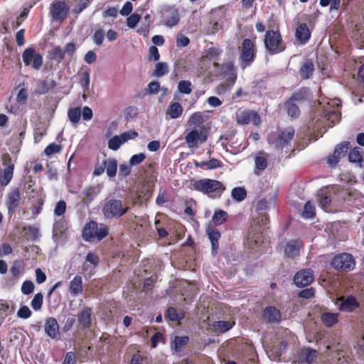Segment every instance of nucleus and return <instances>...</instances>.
I'll return each instance as SVG.
<instances>
[{
    "label": "nucleus",
    "instance_id": "aec40b11",
    "mask_svg": "<svg viewBox=\"0 0 364 364\" xmlns=\"http://www.w3.org/2000/svg\"><path fill=\"white\" fill-rule=\"evenodd\" d=\"M21 199L20 191L18 188L13 189L8 195L7 208L9 214H13L18 206Z\"/></svg>",
    "mask_w": 364,
    "mask_h": 364
},
{
    "label": "nucleus",
    "instance_id": "a878e982",
    "mask_svg": "<svg viewBox=\"0 0 364 364\" xmlns=\"http://www.w3.org/2000/svg\"><path fill=\"white\" fill-rule=\"evenodd\" d=\"M341 101L339 99L331 100L326 103V106H323L322 114H341Z\"/></svg>",
    "mask_w": 364,
    "mask_h": 364
},
{
    "label": "nucleus",
    "instance_id": "de8ad7c7",
    "mask_svg": "<svg viewBox=\"0 0 364 364\" xmlns=\"http://www.w3.org/2000/svg\"><path fill=\"white\" fill-rule=\"evenodd\" d=\"M168 65L166 63L159 62L156 64L154 75L159 77L168 73Z\"/></svg>",
    "mask_w": 364,
    "mask_h": 364
},
{
    "label": "nucleus",
    "instance_id": "864d4df0",
    "mask_svg": "<svg viewBox=\"0 0 364 364\" xmlns=\"http://www.w3.org/2000/svg\"><path fill=\"white\" fill-rule=\"evenodd\" d=\"M92 1V0H80V2L75 6L73 13L75 14H80L85 9Z\"/></svg>",
    "mask_w": 364,
    "mask_h": 364
},
{
    "label": "nucleus",
    "instance_id": "39448f33",
    "mask_svg": "<svg viewBox=\"0 0 364 364\" xmlns=\"http://www.w3.org/2000/svg\"><path fill=\"white\" fill-rule=\"evenodd\" d=\"M238 50L241 67L244 69L250 66L255 60L257 55V46L255 40L250 38L243 39Z\"/></svg>",
    "mask_w": 364,
    "mask_h": 364
},
{
    "label": "nucleus",
    "instance_id": "49530a36",
    "mask_svg": "<svg viewBox=\"0 0 364 364\" xmlns=\"http://www.w3.org/2000/svg\"><path fill=\"white\" fill-rule=\"evenodd\" d=\"M189 341L188 336H176L173 341V348L176 351H180L183 346H185Z\"/></svg>",
    "mask_w": 364,
    "mask_h": 364
},
{
    "label": "nucleus",
    "instance_id": "2eb2a0df",
    "mask_svg": "<svg viewBox=\"0 0 364 364\" xmlns=\"http://www.w3.org/2000/svg\"><path fill=\"white\" fill-rule=\"evenodd\" d=\"M101 187L100 185L86 187L80 193L81 200L83 204L89 205L100 193Z\"/></svg>",
    "mask_w": 364,
    "mask_h": 364
},
{
    "label": "nucleus",
    "instance_id": "9b49d317",
    "mask_svg": "<svg viewBox=\"0 0 364 364\" xmlns=\"http://www.w3.org/2000/svg\"><path fill=\"white\" fill-rule=\"evenodd\" d=\"M1 162L6 167L0 171V185L6 186L13 178L14 164L12 163L11 158L8 153L2 154Z\"/></svg>",
    "mask_w": 364,
    "mask_h": 364
},
{
    "label": "nucleus",
    "instance_id": "f704fd0d",
    "mask_svg": "<svg viewBox=\"0 0 364 364\" xmlns=\"http://www.w3.org/2000/svg\"><path fill=\"white\" fill-rule=\"evenodd\" d=\"M321 321L326 326L331 327L338 322V314L325 312L321 315Z\"/></svg>",
    "mask_w": 364,
    "mask_h": 364
},
{
    "label": "nucleus",
    "instance_id": "f8f14e48",
    "mask_svg": "<svg viewBox=\"0 0 364 364\" xmlns=\"http://www.w3.org/2000/svg\"><path fill=\"white\" fill-rule=\"evenodd\" d=\"M22 59L26 66L31 65L35 70H39L43 65V56L33 48L29 47L22 53Z\"/></svg>",
    "mask_w": 364,
    "mask_h": 364
},
{
    "label": "nucleus",
    "instance_id": "7ed1b4c3",
    "mask_svg": "<svg viewBox=\"0 0 364 364\" xmlns=\"http://www.w3.org/2000/svg\"><path fill=\"white\" fill-rule=\"evenodd\" d=\"M195 191L207 194L212 198H220L225 190L221 182L217 180L203 178L196 181L192 184Z\"/></svg>",
    "mask_w": 364,
    "mask_h": 364
},
{
    "label": "nucleus",
    "instance_id": "8fccbe9b",
    "mask_svg": "<svg viewBox=\"0 0 364 364\" xmlns=\"http://www.w3.org/2000/svg\"><path fill=\"white\" fill-rule=\"evenodd\" d=\"M123 144L124 143L122 142L120 135L119 136L116 135V136H114L113 137H112L109 140L108 147L113 151H117L119 149L121 145Z\"/></svg>",
    "mask_w": 364,
    "mask_h": 364
},
{
    "label": "nucleus",
    "instance_id": "338daca9",
    "mask_svg": "<svg viewBox=\"0 0 364 364\" xmlns=\"http://www.w3.org/2000/svg\"><path fill=\"white\" fill-rule=\"evenodd\" d=\"M22 262L19 261H16L14 262L12 267L10 269L11 273L14 277H18L20 274V272L22 269Z\"/></svg>",
    "mask_w": 364,
    "mask_h": 364
},
{
    "label": "nucleus",
    "instance_id": "c9c22d12",
    "mask_svg": "<svg viewBox=\"0 0 364 364\" xmlns=\"http://www.w3.org/2000/svg\"><path fill=\"white\" fill-rule=\"evenodd\" d=\"M299 105L300 104L292 100L291 97L284 102V107L287 109V114H299Z\"/></svg>",
    "mask_w": 364,
    "mask_h": 364
},
{
    "label": "nucleus",
    "instance_id": "774afa93",
    "mask_svg": "<svg viewBox=\"0 0 364 364\" xmlns=\"http://www.w3.org/2000/svg\"><path fill=\"white\" fill-rule=\"evenodd\" d=\"M76 356L74 352H68L62 364H75Z\"/></svg>",
    "mask_w": 364,
    "mask_h": 364
},
{
    "label": "nucleus",
    "instance_id": "e433bc0d",
    "mask_svg": "<svg viewBox=\"0 0 364 364\" xmlns=\"http://www.w3.org/2000/svg\"><path fill=\"white\" fill-rule=\"evenodd\" d=\"M166 316L171 321H179L184 318L185 314L183 311H178L173 307H169L166 311Z\"/></svg>",
    "mask_w": 364,
    "mask_h": 364
},
{
    "label": "nucleus",
    "instance_id": "37998d69",
    "mask_svg": "<svg viewBox=\"0 0 364 364\" xmlns=\"http://www.w3.org/2000/svg\"><path fill=\"white\" fill-rule=\"evenodd\" d=\"M316 211L314 205L310 202L308 201L304 207V210L301 213L302 218L305 219H310L315 216Z\"/></svg>",
    "mask_w": 364,
    "mask_h": 364
},
{
    "label": "nucleus",
    "instance_id": "a19ab883",
    "mask_svg": "<svg viewBox=\"0 0 364 364\" xmlns=\"http://www.w3.org/2000/svg\"><path fill=\"white\" fill-rule=\"evenodd\" d=\"M231 196L235 200L240 202L246 198L247 192L243 187H236L232 190Z\"/></svg>",
    "mask_w": 364,
    "mask_h": 364
},
{
    "label": "nucleus",
    "instance_id": "6e6552de",
    "mask_svg": "<svg viewBox=\"0 0 364 364\" xmlns=\"http://www.w3.org/2000/svg\"><path fill=\"white\" fill-rule=\"evenodd\" d=\"M213 66L218 70L215 73V76H222L225 81L233 85L237 80V71L232 62H227L220 65L217 62H213Z\"/></svg>",
    "mask_w": 364,
    "mask_h": 364
},
{
    "label": "nucleus",
    "instance_id": "2f4dec72",
    "mask_svg": "<svg viewBox=\"0 0 364 364\" xmlns=\"http://www.w3.org/2000/svg\"><path fill=\"white\" fill-rule=\"evenodd\" d=\"M105 165L107 175L109 178H113L116 176L117 170V161L114 159H108L103 161Z\"/></svg>",
    "mask_w": 364,
    "mask_h": 364
},
{
    "label": "nucleus",
    "instance_id": "052dcab7",
    "mask_svg": "<svg viewBox=\"0 0 364 364\" xmlns=\"http://www.w3.org/2000/svg\"><path fill=\"white\" fill-rule=\"evenodd\" d=\"M31 314L32 312L27 306H21L17 311V316L23 319L28 318Z\"/></svg>",
    "mask_w": 364,
    "mask_h": 364
},
{
    "label": "nucleus",
    "instance_id": "4be33fe9",
    "mask_svg": "<svg viewBox=\"0 0 364 364\" xmlns=\"http://www.w3.org/2000/svg\"><path fill=\"white\" fill-rule=\"evenodd\" d=\"M337 304L339 309L343 311H352L359 306L355 298L352 296H349L345 299L341 298L338 299Z\"/></svg>",
    "mask_w": 364,
    "mask_h": 364
},
{
    "label": "nucleus",
    "instance_id": "dca6fc26",
    "mask_svg": "<svg viewBox=\"0 0 364 364\" xmlns=\"http://www.w3.org/2000/svg\"><path fill=\"white\" fill-rule=\"evenodd\" d=\"M312 92L308 87H301L294 91L291 97L296 102L301 105L304 102H309L312 99Z\"/></svg>",
    "mask_w": 364,
    "mask_h": 364
},
{
    "label": "nucleus",
    "instance_id": "bb28decb",
    "mask_svg": "<svg viewBox=\"0 0 364 364\" xmlns=\"http://www.w3.org/2000/svg\"><path fill=\"white\" fill-rule=\"evenodd\" d=\"M263 316L269 323L279 322L281 318V313L275 307L268 306L264 310Z\"/></svg>",
    "mask_w": 364,
    "mask_h": 364
},
{
    "label": "nucleus",
    "instance_id": "473e14b6",
    "mask_svg": "<svg viewBox=\"0 0 364 364\" xmlns=\"http://www.w3.org/2000/svg\"><path fill=\"white\" fill-rule=\"evenodd\" d=\"M317 357V351L316 350L305 348L300 353L299 359L301 362L311 363Z\"/></svg>",
    "mask_w": 364,
    "mask_h": 364
},
{
    "label": "nucleus",
    "instance_id": "c03bdc74",
    "mask_svg": "<svg viewBox=\"0 0 364 364\" xmlns=\"http://www.w3.org/2000/svg\"><path fill=\"white\" fill-rule=\"evenodd\" d=\"M79 83L84 94L87 92L90 87V73L88 70H85L82 73Z\"/></svg>",
    "mask_w": 364,
    "mask_h": 364
},
{
    "label": "nucleus",
    "instance_id": "13d9d810",
    "mask_svg": "<svg viewBox=\"0 0 364 364\" xmlns=\"http://www.w3.org/2000/svg\"><path fill=\"white\" fill-rule=\"evenodd\" d=\"M146 159V155L144 153L133 155L129 159L130 166H136L141 164Z\"/></svg>",
    "mask_w": 364,
    "mask_h": 364
},
{
    "label": "nucleus",
    "instance_id": "4d7b16f0",
    "mask_svg": "<svg viewBox=\"0 0 364 364\" xmlns=\"http://www.w3.org/2000/svg\"><path fill=\"white\" fill-rule=\"evenodd\" d=\"M34 290V284L31 281L26 280L23 282L21 292L25 295L31 294Z\"/></svg>",
    "mask_w": 364,
    "mask_h": 364
},
{
    "label": "nucleus",
    "instance_id": "72a5a7b5",
    "mask_svg": "<svg viewBox=\"0 0 364 364\" xmlns=\"http://www.w3.org/2000/svg\"><path fill=\"white\" fill-rule=\"evenodd\" d=\"M15 311L14 305L8 301L0 300V317L5 318L12 314Z\"/></svg>",
    "mask_w": 364,
    "mask_h": 364
},
{
    "label": "nucleus",
    "instance_id": "58836bf2",
    "mask_svg": "<svg viewBox=\"0 0 364 364\" xmlns=\"http://www.w3.org/2000/svg\"><path fill=\"white\" fill-rule=\"evenodd\" d=\"M64 57L65 52H63V49L59 46H56L49 51L50 59L55 60L58 63H60Z\"/></svg>",
    "mask_w": 364,
    "mask_h": 364
},
{
    "label": "nucleus",
    "instance_id": "6ab92c4d",
    "mask_svg": "<svg viewBox=\"0 0 364 364\" xmlns=\"http://www.w3.org/2000/svg\"><path fill=\"white\" fill-rule=\"evenodd\" d=\"M92 311L88 306H84L77 314V321L82 328H88L92 323Z\"/></svg>",
    "mask_w": 364,
    "mask_h": 364
},
{
    "label": "nucleus",
    "instance_id": "5701e85b",
    "mask_svg": "<svg viewBox=\"0 0 364 364\" xmlns=\"http://www.w3.org/2000/svg\"><path fill=\"white\" fill-rule=\"evenodd\" d=\"M295 37L300 44H306L311 38V32L305 23L298 26L295 31Z\"/></svg>",
    "mask_w": 364,
    "mask_h": 364
},
{
    "label": "nucleus",
    "instance_id": "bf43d9fd",
    "mask_svg": "<svg viewBox=\"0 0 364 364\" xmlns=\"http://www.w3.org/2000/svg\"><path fill=\"white\" fill-rule=\"evenodd\" d=\"M66 210V203L64 200L58 201L54 209V214L57 216L63 215Z\"/></svg>",
    "mask_w": 364,
    "mask_h": 364
},
{
    "label": "nucleus",
    "instance_id": "ddd939ff",
    "mask_svg": "<svg viewBox=\"0 0 364 364\" xmlns=\"http://www.w3.org/2000/svg\"><path fill=\"white\" fill-rule=\"evenodd\" d=\"M350 149V142L344 141L337 145L335 148L333 155L328 158V164L331 167H335L339 162L340 159L345 155L348 149Z\"/></svg>",
    "mask_w": 364,
    "mask_h": 364
},
{
    "label": "nucleus",
    "instance_id": "6e6d98bb",
    "mask_svg": "<svg viewBox=\"0 0 364 364\" xmlns=\"http://www.w3.org/2000/svg\"><path fill=\"white\" fill-rule=\"evenodd\" d=\"M140 18H141V16L139 14H136V13L132 14L127 19V26L131 28H134L139 23Z\"/></svg>",
    "mask_w": 364,
    "mask_h": 364
},
{
    "label": "nucleus",
    "instance_id": "e2e57ef3",
    "mask_svg": "<svg viewBox=\"0 0 364 364\" xmlns=\"http://www.w3.org/2000/svg\"><path fill=\"white\" fill-rule=\"evenodd\" d=\"M190 43V39L181 33H178L176 36V45L178 47H186Z\"/></svg>",
    "mask_w": 364,
    "mask_h": 364
},
{
    "label": "nucleus",
    "instance_id": "1a4fd4ad",
    "mask_svg": "<svg viewBox=\"0 0 364 364\" xmlns=\"http://www.w3.org/2000/svg\"><path fill=\"white\" fill-rule=\"evenodd\" d=\"M331 264L335 269L349 272L355 267V259L348 253H341L333 258Z\"/></svg>",
    "mask_w": 364,
    "mask_h": 364
},
{
    "label": "nucleus",
    "instance_id": "0e129e2a",
    "mask_svg": "<svg viewBox=\"0 0 364 364\" xmlns=\"http://www.w3.org/2000/svg\"><path fill=\"white\" fill-rule=\"evenodd\" d=\"M160 54L158 48L152 46L149 48V60L156 61L159 59Z\"/></svg>",
    "mask_w": 364,
    "mask_h": 364
},
{
    "label": "nucleus",
    "instance_id": "9d476101",
    "mask_svg": "<svg viewBox=\"0 0 364 364\" xmlns=\"http://www.w3.org/2000/svg\"><path fill=\"white\" fill-rule=\"evenodd\" d=\"M70 7L63 0H54L50 7V14L55 21H63L68 16Z\"/></svg>",
    "mask_w": 364,
    "mask_h": 364
},
{
    "label": "nucleus",
    "instance_id": "5fc2aeb1",
    "mask_svg": "<svg viewBox=\"0 0 364 364\" xmlns=\"http://www.w3.org/2000/svg\"><path fill=\"white\" fill-rule=\"evenodd\" d=\"M60 150L61 146L60 145L53 143L46 147L44 153L46 156H50L53 154L60 152Z\"/></svg>",
    "mask_w": 364,
    "mask_h": 364
},
{
    "label": "nucleus",
    "instance_id": "680f3d73",
    "mask_svg": "<svg viewBox=\"0 0 364 364\" xmlns=\"http://www.w3.org/2000/svg\"><path fill=\"white\" fill-rule=\"evenodd\" d=\"M122 142L124 144L129 140L134 139L138 136V133L136 131L130 130L125 132L120 135Z\"/></svg>",
    "mask_w": 364,
    "mask_h": 364
},
{
    "label": "nucleus",
    "instance_id": "b1692460",
    "mask_svg": "<svg viewBox=\"0 0 364 364\" xmlns=\"http://www.w3.org/2000/svg\"><path fill=\"white\" fill-rule=\"evenodd\" d=\"M302 247V242L298 240L289 241L285 247L284 252L287 257L294 258L299 254L300 248Z\"/></svg>",
    "mask_w": 364,
    "mask_h": 364
},
{
    "label": "nucleus",
    "instance_id": "7c9ffc66",
    "mask_svg": "<svg viewBox=\"0 0 364 364\" xmlns=\"http://www.w3.org/2000/svg\"><path fill=\"white\" fill-rule=\"evenodd\" d=\"M223 50L220 48L212 46L205 50L203 57L209 60L217 62L220 59Z\"/></svg>",
    "mask_w": 364,
    "mask_h": 364
},
{
    "label": "nucleus",
    "instance_id": "412c9836",
    "mask_svg": "<svg viewBox=\"0 0 364 364\" xmlns=\"http://www.w3.org/2000/svg\"><path fill=\"white\" fill-rule=\"evenodd\" d=\"M55 81L52 78L46 77L45 79L38 81L35 93L37 95H44L55 87Z\"/></svg>",
    "mask_w": 364,
    "mask_h": 364
},
{
    "label": "nucleus",
    "instance_id": "a18cd8bd",
    "mask_svg": "<svg viewBox=\"0 0 364 364\" xmlns=\"http://www.w3.org/2000/svg\"><path fill=\"white\" fill-rule=\"evenodd\" d=\"M348 160L350 162H358L363 161V156L361 154V150L358 147H355L352 149L348 154Z\"/></svg>",
    "mask_w": 364,
    "mask_h": 364
},
{
    "label": "nucleus",
    "instance_id": "20e7f679",
    "mask_svg": "<svg viewBox=\"0 0 364 364\" xmlns=\"http://www.w3.org/2000/svg\"><path fill=\"white\" fill-rule=\"evenodd\" d=\"M264 44L267 52L271 55L282 53L287 48L279 28L266 31Z\"/></svg>",
    "mask_w": 364,
    "mask_h": 364
},
{
    "label": "nucleus",
    "instance_id": "cd10ccee",
    "mask_svg": "<svg viewBox=\"0 0 364 364\" xmlns=\"http://www.w3.org/2000/svg\"><path fill=\"white\" fill-rule=\"evenodd\" d=\"M69 290L73 296H77L83 291L82 277L76 275L70 283Z\"/></svg>",
    "mask_w": 364,
    "mask_h": 364
},
{
    "label": "nucleus",
    "instance_id": "09e8293b",
    "mask_svg": "<svg viewBox=\"0 0 364 364\" xmlns=\"http://www.w3.org/2000/svg\"><path fill=\"white\" fill-rule=\"evenodd\" d=\"M43 296L41 293H37L31 300V306L35 311H39L42 308Z\"/></svg>",
    "mask_w": 364,
    "mask_h": 364
},
{
    "label": "nucleus",
    "instance_id": "ea45409f",
    "mask_svg": "<svg viewBox=\"0 0 364 364\" xmlns=\"http://www.w3.org/2000/svg\"><path fill=\"white\" fill-rule=\"evenodd\" d=\"M213 326L215 332L225 333L229 331L232 327V325L230 321H219L215 322Z\"/></svg>",
    "mask_w": 364,
    "mask_h": 364
},
{
    "label": "nucleus",
    "instance_id": "f03ea898",
    "mask_svg": "<svg viewBox=\"0 0 364 364\" xmlns=\"http://www.w3.org/2000/svg\"><path fill=\"white\" fill-rule=\"evenodd\" d=\"M129 206L124 200L114 198L105 199L102 212L106 219H118L125 215Z\"/></svg>",
    "mask_w": 364,
    "mask_h": 364
},
{
    "label": "nucleus",
    "instance_id": "393cba45",
    "mask_svg": "<svg viewBox=\"0 0 364 364\" xmlns=\"http://www.w3.org/2000/svg\"><path fill=\"white\" fill-rule=\"evenodd\" d=\"M205 232L211 242L212 253L215 254L219 248L218 240L220 238V233L212 226H208Z\"/></svg>",
    "mask_w": 364,
    "mask_h": 364
},
{
    "label": "nucleus",
    "instance_id": "0eeeda50",
    "mask_svg": "<svg viewBox=\"0 0 364 364\" xmlns=\"http://www.w3.org/2000/svg\"><path fill=\"white\" fill-rule=\"evenodd\" d=\"M108 235V228L104 224L98 225L90 221L85 225L82 231V237L85 241L90 242L95 239L101 240Z\"/></svg>",
    "mask_w": 364,
    "mask_h": 364
},
{
    "label": "nucleus",
    "instance_id": "603ef678",
    "mask_svg": "<svg viewBox=\"0 0 364 364\" xmlns=\"http://www.w3.org/2000/svg\"><path fill=\"white\" fill-rule=\"evenodd\" d=\"M178 88L180 92L188 95L192 92L191 82L188 80H181L178 82Z\"/></svg>",
    "mask_w": 364,
    "mask_h": 364
},
{
    "label": "nucleus",
    "instance_id": "c756f323",
    "mask_svg": "<svg viewBox=\"0 0 364 364\" xmlns=\"http://www.w3.org/2000/svg\"><path fill=\"white\" fill-rule=\"evenodd\" d=\"M269 206V203L265 199L259 200L257 202L256 209L257 211L261 212L259 213V215H261V219L257 221L258 223L265 224L266 222L268 220V216L265 213H263L262 211L268 209Z\"/></svg>",
    "mask_w": 364,
    "mask_h": 364
},
{
    "label": "nucleus",
    "instance_id": "f3484780",
    "mask_svg": "<svg viewBox=\"0 0 364 364\" xmlns=\"http://www.w3.org/2000/svg\"><path fill=\"white\" fill-rule=\"evenodd\" d=\"M44 329L46 335L52 338L55 339L59 337V325L57 320L53 317H48L45 321Z\"/></svg>",
    "mask_w": 364,
    "mask_h": 364
},
{
    "label": "nucleus",
    "instance_id": "4c0bfd02",
    "mask_svg": "<svg viewBox=\"0 0 364 364\" xmlns=\"http://www.w3.org/2000/svg\"><path fill=\"white\" fill-rule=\"evenodd\" d=\"M228 217V215L225 211L223 210H218L214 213L212 218V221L215 225H220L227 220Z\"/></svg>",
    "mask_w": 364,
    "mask_h": 364
},
{
    "label": "nucleus",
    "instance_id": "f257e3e1",
    "mask_svg": "<svg viewBox=\"0 0 364 364\" xmlns=\"http://www.w3.org/2000/svg\"><path fill=\"white\" fill-rule=\"evenodd\" d=\"M187 130L186 142L189 148H194L207 141L210 127L204 124L201 115H191L187 122Z\"/></svg>",
    "mask_w": 364,
    "mask_h": 364
},
{
    "label": "nucleus",
    "instance_id": "3c124183",
    "mask_svg": "<svg viewBox=\"0 0 364 364\" xmlns=\"http://www.w3.org/2000/svg\"><path fill=\"white\" fill-rule=\"evenodd\" d=\"M105 38V31L102 28L97 29L93 36L92 41L97 46H101Z\"/></svg>",
    "mask_w": 364,
    "mask_h": 364
},
{
    "label": "nucleus",
    "instance_id": "79ce46f5",
    "mask_svg": "<svg viewBox=\"0 0 364 364\" xmlns=\"http://www.w3.org/2000/svg\"><path fill=\"white\" fill-rule=\"evenodd\" d=\"M267 160L264 154L260 153L255 157V168L259 171H264L267 168Z\"/></svg>",
    "mask_w": 364,
    "mask_h": 364
},
{
    "label": "nucleus",
    "instance_id": "a211bd4d",
    "mask_svg": "<svg viewBox=\"0 0 364 364\" xmlns=\"http://www.w3.org/2000/svg\"><path fill=\"white\" fill-rule=\"evenodd\" d=\"M315 70L314 62L311 59H305L301 64L299 70L301 80H306L313 77Z\"/></svg>",
    "mask_w": 364,
    "mask_h": 364
},
{
    "label": "nucleus",
    "instance_id": "c85d7f7f",
    "mask_svg": "<svg viewBox=\"0 0 364 364\" xmlns=\"http://www.w3.org/2000/svg\"><path fill=\"white\" fill-rule=\"evenodd\" d=\"M180 17L177 9H170L167 10V15L164 19V24L168 27H173L179 22Z\"/></svg>",
    "mask_w": 364,
    "mask_h": 364
},
{
    "label": "nucleus",
    "instance_id": "423d86ee",
    "mask_svg": "<svg viewBox=\"0 0 364 364\" xmlns=\"http://www.w3.org/2000/svg\"><path fill=\"white\" fill-rule=\"evenodd\" d=\"M294 135V129L289 127L284 129L272 132L268 135V143L275 149H282L289 145Z\"/></svg>",
    "mask_w": 364,
    "mask_h": 364
},
{
    "label": "nucleus",
    "instance_id": "69168bd1",
    "mask_svg": "<svg viewBox=\"0 0 364 364\" xmlns=\"http://www.w3.org/2000/svg\"><path fill=\"white\" fill-rule=\"evenodd\" d=\"M85 262L87 264L89 263V264L92 266L96 267L99 263V257L97 255L92 252H89L86 256Z\"/></svg>",
    "mask_w": 364,
    "mask_h": 364
},
{
    "label": "nucleus",
    "instance_id": "4468645a",
    "mask_svg": "<svg viewBox=\"0 0 364 364\" xmlns=\"http://www.w3.org/2000/svg\"><path fill=\"white\" fill-rule=\"evenodd\" d=\"M314 279V273L311 269H303L297 272L294 277V284L299 287H304L309 285Z\"/></svg>",
    "mask_w": 364,
    "mask_h": 364
}]
</instances>
